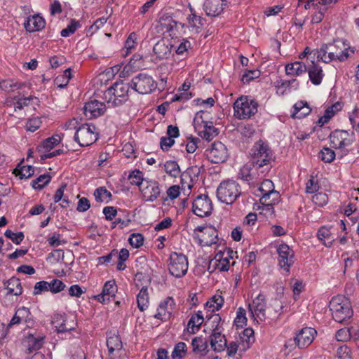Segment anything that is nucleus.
Instances as JSON below:
<instances>
[{"instance_id": "nucleus-1", "label": "nucleus", "mask_w": 359, "mask_h": 359, "mask_svg": "<svg viewBox=\"0 0 359 359\" xmlns=\"http://www.w3.org/2000/svg\"><path fill=\"white\" fill-rule=\"evenodd\" d=\"M250 155V163L257 169H263L261 170L262 172L270 168L271 163L273 159V152L269 145L262 140L255 143Z\"/></svg>"}, {"instance_id": "nucleus-2", "label": "nucleus", "mask_w": 359, "mask_h": 359, "mask_svg": "<svg viewBox=\"0 0 359 359\" xmlns=\"http://www.w3.org/2000/svg\"><path fill=\"white\" fill-rule=\"evenodd\" d=\"M130 83H124L123 81H116L104 93L107 103L111 107H118L123 104L128 99V92Z\"/></svg>"}, {"instance_id": "nucleus-3", "label": "nucleus", "mask_w": 359, "mask_h": 359, "mask_svg": "<svg viewBox=\"0 0 359 359\" xmlns=\"http://www.w3.org/2000/svg\"><path fill=\"white\" fill-rule=\"evenodd\" d=\"M330 310L334 320L342 323L350 318L353 315L351 304L344 297L338 295L332 298L330 302Z\"/></svg>"}, {"instance_id": "nucleus-4", "label": "nucleus", "mask_w": 359, "mask_h": 359, "mask_svg": "<svg viewBox=\"0 0 359 359\" xmlns=\"http://www.w3.org/2000/svg\"><path fill=\"white\" fill-rule=\"evenodd\" d=\"M209 114L207 112L203 111L198 112L194 118V126L203 139L210 141L218 135L219 132L218 129L214 127L212 122L206 120Z\"/></svg>"}, {"instance_id": "nucleus-5", "label": "nucleus", "mask_w": 359, "mask_h": 359, "mask_svg": "<svg viewBox=\"0 0 359 359\" xmlns=\"http://www.w3.org/2000/svg\"><path fill=\"white\" fill-rule=\"evenodd\" d=\"M241 187L236 181L226 180L217 189V197L222 203L232 204L241 195Z\"/></svg>"}, {"instance_id": "nucleus-6", "label": "nucleus", "mask_w": 359, "mask_h": 359, "mask_svg": "<svg viewBox=\"0 0 359 359\" xmlns=\"http://www.w3.org/2000/svg\"><path fill=\"white\" fill-rule=\"evenodd\" d=\"M257 102L247 96H241L233 104L234 116L238 119L250 118L257 112Z\"/></svg>"}, {"instance_id": "nucleus-7", "label": "nucleus", "mask_w": 359, "mask_h": 359, "mask_svg": "<svg viewBox=\"0 0 359 359\" xmlns=\"http://www.w3.org/2000/svg\"><path fill=\"white\" fill-rule=\"evenodd\" d=\"M188 266V259L184 254L173 252L170 255L168 268L172 276L176 278L184 276L187 272Z\"/></svg>"}, {"instance_id": "nucleus-8", "label": "nucleus", "mask_w": 359, "mask_h": 359, "mask_svg": "<svg viewBox=\"0 0 359 359\" xmlns=\"http://www.w3.org/2000/svg\"><path fill=\"white\" fill-rule=\"evenodd\" d=\"M324 62L328 63L336 60L344 62L350 56L348 48H344V50L337 48L334 44H324L320 48V55Z\"/></svg>"}, {"instance_id": "nucleus-9", "label": "nucleus", "mask_w": 359, "mask_h": 359, "mask_svg": "<svg viewBox=\"0 0 359 359\" xmlns=\"http://www.w3.org/2000/svg\"><path fill=\"white\" fill-rule=\"evenodd\" d=\"M156 82L151 76L140 73L130 83V88L140 94H149L156 90Z\"/></svg>"}, {"instance_id": "nucleus-10", "label": "nucleus", "mask_w": 359, "mask_h": 359, "mask_svg": "<svg viewBox=\"0 0 359 359\" xmlns=\"http://www.w3.org/2000/svg\"><path fill=\"white\" fill-rule=\"evenodd\" d=\"M194 238L198 240L201 246H210L217 242V231L211 226H198L193 234Z\"/></svg>"}, {"instance_id": "nucleus-11", "label": "nucleus", "mask_w": 359, "mask_h": 359, "mask_svg": "<svg viewBox=\"0 0 359 359\" xmlns=\"http://www.w3.org/2000/svg\"><path fill=\"white\" fill-rule=\"evenodd\" d=\"M96 127L94 125L83 124L80 126L74 135L75 141L81 147H88L97 139Z\"/></svg>"}, {"instance_id": "nucleus-12", "label": "nucleus", "mask_w": 359, "mask_h": 359, "mask_svg": "<svg viewBox=\"0 0 359 359\" xmlns=\"http://www.w3.org/2000/svg\"><path fill=\"white\" fill-rule=\"evenodd\" d=\"M212 210V201L206 194L198 195L193 201V212L200 217L210 215Z\"/></svg>"}, {"instance_id": "nucleus-13", "label": "nucleus", "mask_w": 359, "mask_h": 359, "mask_svg": "<svg viewBox=\"0 0 359 359\" xmlns=\"http://www.w3.org/2000/svg\"><path fill=\"white\" fill-rule=\"evenodd\" d=\"M330 140L332 147L339 149H344L353 142V135L346 130H334L330 133Z\"/></svg>"}, {"instance_id": "nucleus-14", "label": "nucleus", "mask_w": 359, "mask_h": 359, "mask_svg": "<svg viewBox=\"0 0 359 359\" xmlns=\"http://www.w3.org/2000/svg\"><path fill=\"white\" fill-rule=\"evenodd\" d=\"M279 265L285 271H289L294 264V251L286 244H281L277 249Z\"/></svg>"}, {"instance_id": "nucleus-15", "label": "nucleus", "mask_w": 359, "mask_h": 359, "mask_svg": "<svg viewBox=\"0 0 359 359\" xmlns=\"http://www.w3.org/2000/svg\"><path fill=\"white\" fill-rule=\"evenodd\" d=\"M107 107L103 102L97 100H91L84 105L85 116L89 118H95L102 116L106 111Z\"/></svg>"}, {"instance_id": "nucleus-16", "label": "nucleus", "mask_w": 359, "mask_h": 359, "mask_svg": "<svg viewBox=\"0 0 359 359\" xmlns=\"http://www.w3.org/2000/svg\"><path fill=\"white\" fill-rule=\"evenodd\" d=\"M209 159L214 163L224 162L228 156L227 149L221 142H215L208 151Z\"/></svg>"}, {"instance_id": "nucleus-17", "label": "nucleus", "mask_w": 359, "mask_h": 359, "mask_svg": "<svg viewBox=\"0 0 359 359\" xmlns=\"http://www.w3.org/2000/svg\"><path fill=\"white\" fill-rule=\"evenodd\" d=\"M175 307V302L174 299L172 297H166L158 305L157 313L154 315V318L163 321L170 319Z\"/></svg>"}, {"instance_id": "nucleus-18", "label": "nucleus", "mask_w": 359, "mask_h": 359, "mask_svg": "<svg viewBox=\"0 0 359 359\" xmlns=\"http://www.w3.org/2000/svg\"><path fill=\"white\" fill-rule=\"evenodd\" d=\"M265 300L264 295L259 294L253 299L252 304L249 305L252 316H256L262 321L267 319Z\"/></svg>"}, {"instance_id": "nucleus-19", "label": "nucleus", "mask_w": 359, "mask_h": 359, "mask_svg": "<svg viewBox=\"0 0 359 359\" xmlns=\"http://www.w3.org/2000/svg\"><path fill=\"white\" fill-rule=\"evenodd\" d=\"M316 334L315 329L308 327H304L297 334L294 341L299 348H303L312 343Z\"/></svg>"}, {"instance_id": "nucleus-20", "label": "nucleus", "mask_w": 359, "mask_h": 359, "mask_svg": "<svg viewBox=\"0 0 359 359\" xmlns=\"http://www.w3.org/2000/svg\"><path fill=\"white\" fill-rule=\"evenodd\" d=\"M201 172V168L198 166H193L188 168L186 171L181 175V188L184 191H190L194 186V177H198Z\"/></svg>"}, {"instance_id": "nucleus-21", "label": "nucleus", "mask_w": 359, "mask_h": 359, "mask_svg": "<svg viewBox=\"0 0 359 359\" xmlns=\"http://www.w3.org/2000/svg\"><path fill=\"white\" fill-rule=\"evenodd\" d=\"M172 47L169 40L161 39L154 44L153 52L158 59H167L171 53Z\"/></svg>"}, {"instance_id": "nucleus-22", "label": "nucleus", "mask_w": 359, "mask_h": 359, "mask_svg": "<svg viewBox=\"0 0 359 359\" xmlns=\"http://www.w3.org/2000/svg\"><path fill=\"white\" fill-rule=\"evenodd\" d=\"M117 285L114 280L107 281L102 288L100 294L95 296V299L100 302L104 304L110 300L111 297H114L117 292Z\"/></svg>"}, {"instance_id": "nucleus-23", "label": "nucleus", "mask_w": 359, "mask_h": 359, "mask_svg": "<svg viewBox=\"0 0 359 359\" xmlns=\"http://www.w3.org/2000/svg\"><path fill=\"white\" fill-rule=\"evenodd\" d=\"M146 184L147 185L140 187V190L145 201L153 202L159 196L161 193L158 184L156 182L149 183L147 182Z\"/></svg>"}, {"instance_id": "nucleus-24", "label": "nucleus", "mask_w": 359, "mask_h": 359, "mask_svg": "<svg viewBox=\"0 0 359 359\" xmlns=\"http://www.w3.org/2000/svg\"><path fill=\"white\" fill-rule=\"evenodd\" d=\"M225 0H205L203 8L207 15L217 16L224 9V1Z\"/></svg>"}, {"instance_id": "nucleus-25", "label": "nucleus", "mask_w": 359, "mask_h": 359, "mask_svg": "<svg viewBox=\"0 0 359 359\" xmlns=\"http://www.w3.org/2000/svg\"><path fill=\"white\" fill-rule=\"evenodd\" d=\"M284 307L285 306L280 300L278 299H271L269 306L267 307V319L276 322Z\"/></svg>"}, {"instance_id": "nucleus-26", "label": "nucleus", "mask_w": 359, "mask_h": 359, "mask_svg": "<svg viewBox=\"0 0 359 359\" xmlns=\"http://www.w3.org/2000/svg\"><path fill=\"white\" fill-rule=\"evenodd\" d=\"M210 345L216 352H221L226 347V339L220 331H214L210 335Z\"/></svg>"}, {"instance_id": "nucleus-27", "label": "nucleus", "mask_w": 359, "mask_h": 359, "mask_svg": "<svg viewBox=\"0 0 359 359\" xmlns=\"http://www.w3.org/2000/svg\"><path fill=\"white\" fill-rule=\"evenodd\" d=\"M46 25L45 20L39 15H34L28 18L25 23V27L27 32H34L39 31L44 28Z\"/></svg>"}, {"instance_id": "nucleus-28", "label": "nucleus", "mask_w": 359, "mask_h": 359, "mask_svg": "<svg viewBox=\"0 0 359 359\" xmlns=\"http://www.w3.org/2000/svg\"><path fill=\"white\" fill-rule=\"evenodd\" d=\"M309 76L311 83L316 86L321 83L324 76L322 67L312 62V65L308 69Z\"/></svg>"}, {"instance_id": "nucleus-29", "label": "nucleus", "mask_w": 359, "mask_h": 359, "mask_svg": "<svg viewBox=\"0 0 359 359\" xmlns=\"http://www.w3.org/2000/svg\"><path fill=\"white\" fill-rule=\"evenodd\" d=\"M43 344V337H35L32 334L27 335L25 340L24 341V345L26 347V351L28 353L39 350L41 348Z\"/></svg>"}, {"instance_id": "nucleus-30", "label": "nucleus", "mask_w": 359, "mask_h": 359, "mask_svg": "<svg viewBox=\"0 0 359 359\" xmlns=\"http://www.w3.org/2000/svg\"><path fill=\"white\" fill-rule=\"evenodd\" d=\"M205 22V20L196 14H191L188 18V25L187 27L195 34L201 32L203 25Z\"/></svg>"}, {"instance_id": "nucleus-31", "label": "nucleus", "mask_w": 359, "mask_h": 359, "mask_svg": "<svg viewBox=\"0 0 359 359\" xmlns=\"http://www.w3.org/2000/svg\"><path fill=\"white\" fill-rule=\"evenodd\" d=\"M159 24L163 32H170L177 27L178 23L168 14H163L159 18Z\"/></svg>"}, {"instance_id": "nucleus-32", "label": "nucleus", "mask_w": 359, "mask_h": 359, "mask_svg": "<svg viewBox=\"0 0 359 359\" xmlns=\"http://www.w3.org/2000/svg\"><path fill=\"white\" fill-rule=\"evenodd\" d=\"M137 307L141 311H145L149 304V295L147 287L144 286L141 288L137 295Z\"/></svg>"}, {"instance_id": "nucleus-33", "label": "nucleus", "mask_w": 359, "mask_h": 359, "mask_svg": "<svg viewBox=\"0 0 359 359\" xmlns=\"http://www.w3.org/2000/svg\"><path fill=\"white\" fill-rule=\"evenodd\" d=\"M204 321L203 316L201 311H198L197 313L192 316L189 319L187 325V330L190 333H195L200 328V326Z\"/></svg>"}, {"instance_id": "nucleus-34", "label": "nucleus", "mask_w": 359, "mask_h": 359, "mask_svg": "<svg viewBox=\"0 0 359 359\" xmlns=\"http://www.w3.org/2000/svg\"><path fill=\"white\" fill-rule=\"evenodd\" d=\"M307 71L306 66L302 62H294L285 66V72L287 75L299 76Z\"/></svg>"}, {"instance_id": "nucleus-35", "label": "nucleus", "mask_w": 359, "mask_h": 359, "mask_svg": "<svg viewBox=\"0 0 359 359\" xmlns=\"http://www.w3.org/2000/svg\"><path fill=\"white\" fill-rule=\"evenodd\" d=\"M224 302V299L221 295H214L206 302L205 307L208 312L214 313L222 307Z\"/></svg>"}, {"instance_id": "nucleus-36", "label": "nucleus", "mask_w": 359, "mask_h": 359, "mask_svg": "<svg viewBox=\"0 0 359 359\" xmlns=\"http://www.w3.org/2000/svg\"><path fill=\"white\" fill-rule=\"evenodd\" d=\"M6 289L9 294L13 295H20L22 292V287L20 279L12 277L7 281Z\"/></svg>"}, {"instance_id": "nucleus-37", "label": "nucleus", "mask_w": 359, "mask_h": 359, "mask_svg": "<svg viewBox=\"0 0 359 359\" xmlns=\"http://www.w3.org/2000/svg\"><path fill=\"white\" fill-rule=\"evenodd\" d=\"M60 141L61 137L59 135H54L52 137L45 140L42 144L37 147V151L40 154H41L43 149L49 151L52 149L55 146L57 145Z\"/></svg>"}, {"instance_id": "nucleus-38", "label": "nucleus", "mask_w": 359, "mask_h": 359, "mask_svg": "<svg viewBox=\"0 0 359 359\" xmlns=\"http://www.w3.org/2000/svg\"><path fill=\"white\" fill-rule=\"evenodd\" d=\"M318 238L323 242L327 247H331L332 245L333 238L331 236L330 229L326 226H321L317 233Z\"/></svg>"}, {"instance_id": "nucleus-39", "label": "nucleus", "mask_w": 359, "mask_h": 359, "mask_svg": "<svg viewBox=\"0 0 359 359\" xmlns=\"http://www.w3.org/2000/svg\"><path fill=\"white\" fill-rule=\"evenodd\" d=\"M107 346L108 351H116V352L123 349V344L120 337L117 334H112L107 337Z\"/></svg>"}, {"instance_id": "nucleus-40", "label": "nucleus", "mask_w": 359, "mask_h": 359, "mask_svg": "<svg viewBox=\"0 0 359 359\" xmlns=\"http://www.w3.org/2000/svg\"><path fill=\"white\" fill-rule=\"evenodd\" d=\"M252 163L244 165L239 171V178L249 183L254 182L255 179V175L252 172Z\"/></svg>"}, {"instance_id": "nucleus-41", "label": "nucleus", "mask_w": 359, "mask_h": 359, "mask_svg": "<svg viewBox=\"0 0 359 359\" xmlns=\"http://www.w3.org/2000/svg\"><path fill=\"white\" fill-rule=\"evenodd\" d=\"M34 170L32 165L20 166V165H18L13 171V173L16 176H19L20 179H27L32 177L34 175Z\"/></svg>"}, {"instance_id": "nucleus-42", "label": "nucleus", "mask_w": 359, "mask_h": 359, "mask_svg": "<svg viewBox=\"0 0 359 359\" xmlns=\"http://www.w3.org/2000/svg\"><path fill=\"white\" fill-rule=\"evenodd\" d=\"M221 320L222 318L219 314H207L205 325H208L211 327L212 332L215 330L220 331L219 323Z\"/></svg>"}, {"instance_id": "nucleus-43", "label": "nucleus", "mask_w": 359, "mask_h": 359, "mask_svg": "<svg viewBox=\"0 0 359 359\" xmlns=\"http://www.w3.org/2000/svg\"><path fill=\"white\" fill-rule=\"evenodd\" d=\"M128 180L132 185H136L141 187L144 186L142 172L139 170L132 171L128 175Z\"/></svg>"}, {"instance_id": "nucleus-44", "label": "nucleus", "mask_w": 359, "mask_h": 359, "mask_svg": "<svg viewBox=\"0 0 359 359\" xmlns=\"http://www.w3.org/2000/svg\"><path fill=\"white\" fill-rule=\"evenodd\" d=\"M164 168L165 172L171 177H177L180 175V166L175 161H166L164 164Z\"/></svg>"}, {"instance_id": "nucleus-45", "label": "nucleus", "mask_w": 359, "mask_h": 359, "mask_svg": "<svg viewBox=\"0 0 359 359\" xmlns=\"http://www.w3.org/2000/svg\"><path fill=\"white\" fill-rule=\"evenodd\" d=\"M279 198V193L273 189L265 190V194L262 196L261 200L268 205H273L276 203Z\"/></svg>"}, {"instance_id": "nucleus-46", "label": "nucleus", "mask_w": 359, "mask_h": 359, "mask_svg": "<svg viewBox=\"0 0 359 359\" xmlns=\"http://www.w3.org/2000/svg\"><path fill=\"white\" fill-rule=\"evenodd\" d=\"M191 345L193 346V351L195 353L205 352L208 348L206 340L203 337H199L193 339Z\"/></svg>"}, {"instance_id": "nucleus-47", "label": "nucleus", "mask_w": 359, "mask_h": 359, "mask_svg": "<svg viewBox=\"0 0 359 359\" xmlns=\"http://www.w3.org/2000/svg\"><path fill=\"white\" fill-rule=\"evenodd\" d=\"M67 316L60 313H54L52 316L51 323L57 332H62V328L64 327V323L66 321Z\"/></svg>"}, {"instance_id": "nucleus-48", "label": "nucleus", "mask_w": 359, "mask_h": 359, "mask_svg": "<svg viewBox=\"0 0 359 359\" xmlns=\"http://www.w3.org/2000/svg\"><path fill=\"white\" fill-rule=\"evenodd\" d=\"M71 79V69L68 68L64 72V74L57 76L55 79V84L57 88H63L66 87Z\"/></svg>"}, {"instance_id": "nucleus-49", "label": "nucleus", "mask_w": 359, "mask_h": 359, "mask_svg": "<svg viewBox=\"0 0 359 359\" xmlns=\"http://www.w3.org/2000/svg\"><path fill=\"white\" fill-rule=\"evenodd\" d=\"M50 181V176L48 175H41L32 182V187L35 189H43Z\"/></svg>"}, {"instance_id": "nucleus-50", "label": "nucleus", "mask_w": 359, "mask_h": 359, "mask_svg": "<svg viewBox=\"0 0 359 359\" xmlns=\"http://www.w3.org/2000/svg\"><path fill=\"white\" fill-rule=\"evenodd\" d=\"M335 156V152L332 149L323 147L320 151L319 158L325 163H331L334 159Z\"/></svg>"}, {"instance_id": "nucleus-51", "label": "nucleus", "mask_w": 359, "mask_h": 359, "mask_svg": "<svg viewBox=\"0 0 359 359\" xmlns=\"http://www.w3.org/2000/svg\"><path fill=\"white\" fill-rule=\"evenodd\" d=\"M94 196L97 201L102 202L111 197V194L104 187L95 190Z\"/></svg>"}, {"instance_id": "nucleus-52", "label": "nucleus", "mask_w": 359, "mask_h": 359, "mask_svg": "<svg viewBox=\"0 0 359 359\" xmlns=\"http://www.w3.org/2000/svg\"><path fill=\"white\" fill-rule=\"evenodd\" d=\"M136 40V34L135 32L130 33L125 43L126 53L123 54L125 56L128 55L137 46Z\"/></svg>"}, {"instance_id": "nucleus-53", "label": "nucleus", "mask_w": 359, "mask_h": 359, "mask_svg": "<svg viewBox=\"0 0 359 359\" xmlns=\"http://www.w3.org/2000/svg\"><path fill=\"white\" fill-rule=\"evenodd\" d=\"M80 26L81 25L79 21L72 20L69 25L61 31V36L63 37L69 36L70 34H74Z\"/></svg>"}, {"instance_id": "nucleus-54", "label": "nucleus", "mask_w": 359, "mask_h": 359, "mask_svg": "<svg viewBox=\"0 0 359 359\" xmlns=\"http://www.w3.org/2000/svg\"><path fill=\"white\" fill-rule=\"evenodd\" d=\"M240 338L243 342V345L244 346V342H245L247 348H249L252 341H254L253 330L251 328L245 329L241 334Z\"/></svg>"}, {"instance_id": "nucleus-55", "label": "nucleus", "mask_w": 359, "mask_h": 359, "mask_svg": "<svg viewBox=\"0 0 359 359\" xmlns=\"http://www.w3.org/2000/svg\"><path fill=\"white\" fill-rule=\"evenodd\" d=\"M143 60L142 55L140 54H135L130 58L128 66L133 69H138L142 67Z\"/></svg>"}, {"instance_id": "nucleus-56", "label": "nucleus", "mask_w": 359, "mask_h": 359, "mask_svg": "<svg viewBox=\"0 0 359 359\" xmlns=\"http://www.w3.org/2000/svg\"><path fill=\"white\" fill-rule=\"evenodd\" d=\"M4 234L7 238H10L14 243L17 245L20 244L24 238V233L21 231L14 233L11 230L7 229Z\"/></svg>"}, {"instance_id": "nucleus-57", "label": "nucleus", "mask_w": 359, "mask_h": 359, "mask_svg": "<svg viewBox=\"0 0 359 359\" xmlns=\"http://www.w3.org/2000/svg\"><path fill=\"white\" fill-rule=\"evenodd\" d=\"M260 72L258 70H246L242 76V81L243 83H248L251 81L259 77Z\"/></svg>"}, {"instance_id": "nucleus-58", "label": "nucleus", "mask_w": 359, "mask_h": 359, "mask_svg": "<svg viewBox=\"0 0 359 359\" xmlns=\"http://www.w3.org/2000/svg\"><path fill=\"white\" fill-rule=\"evenodd\" d=\"M129 243L134 248H138L143 245L144 237L140 233H133L128 239Z\"/></svg>"}, {"instance_id": "nucleus-59", "label": "nucleus", "mask_w": 359, "mask_h": 359, "mask_svg": "<svg viewBox=\"0 0 359 359\" xmlns=\"http://www.w3.org/2000/svg\"><path fill=\"white\" fill-rule=\"evenodd\" d=\"M50 283L49 290L53 293H57L62 291L66 287L65 284L60 280L53 279Z\"/></svg>"}, {"instance_id": "nucleus-60", "label": "nucleus", "mask_w": 359, "mask_h": 359, "mask_svg": "<svg viewBox=\"0 0 359 359\" xmlns=\"http://www.w3.org/2000/svg\"><path fill=\"white\" fill-rule=\"evenodd\" d=\"M65 252L62 250H55L48 255L47 261L50 262H58L63 261Z\"/></svg>"}, {"instance_id": "nucleus-61", "label": "nucleus", "mask_w": 359, "mask_h": 359, "mask_svg": "<svg viewBox=\"0 0 359 359\" xmlns=\"http://www.w3.org/2000/svg\"><path fill=\"white\" fill-rule=\"evenodd\" d=\"M247 322L245 317V310L243 308H239L237 311V316L234 320V323L237 327H243Z\"/></svg>"}, {"instance_id": "nucleus-62", "label": "nucleus", "mask_w": 359, "mask_h": 359, "mask_svg": "<svg viewBox=\"0 0 359 359\" xmlns=\"http://www.w3.org/2000/svg\"><path fill=\"white\" fill-rule=\"evenodd\" d=\"M186 344L184 342L178 343L172 353V359H181L185 353Z\"/></svg>"}, {"instance_id": "nucleus-63", "label": "nucleus", "mask_w": 359, "mask_h": 359, "mask_svg": "<svg viewBox=\"0 0 359 359\" xmlns=\"http://www.w3.org/2000/svg\"><path fill=\"white\" fill-rule=\"evenodd\" d=\"M41 121L39 117L29 118L26 123V128L30 132H34L40 128Z\"/></svg>"}, {"instance_id": "nucleus-64", "label": "nucleus", "mask_w": 359, "mask_h": 359, "mask_svg": "<svg viewBox=\"0 0 359 359\" xmlns=\"http://www.w3.org/2000/svg\"><path fill=\"white\" fill-rule=\"evenodd\" d=\"M337 358L338 359H350L351 350L346 345L341 346L337 351Z\"/></svg>"}]
</instances>
